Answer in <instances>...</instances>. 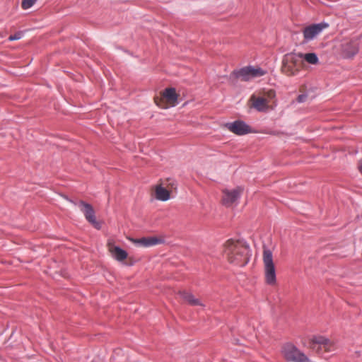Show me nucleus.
I'll return each mask as SVG.
<instances>
[{
	"mask_svg": "<svg viewBox=\"0 0 362 362\" xmlns=\"http://www.w3.org/2000/svg\"><path fill=\"white\" fill-rule=\"evenodd\" d=\"M224 252L230 263L237 266L244 267L250 261V247L244 242L228 240Z\"/></svg>",
	"mask_w": 362,
	"mask_h": 362,
	"instance_id": "obj_1",
	"label": "nucleus"
},
{
	"mask_svg": "<svg viewBox=\"0 0 362 362\" xmlns=\"http://www.w3.org/2000/svg\"><path fill=\"white\" fill-rule=\"evenodd\" d=\"M303 61L299 53L290 52L284 56L282 72L288 76L297 75L302 66Z\"/></svg>",
	"mask_w": 362,
	"mask_h": 362,
	"instance_id": "obj_2",
	"label": "nucleus"
},
{
	"mask_svg": "<svg viewBox=\"0 0 362 362\" xmlns=\"http://www.w3.org/2000/svg\"><path fill=\"white\" fill-rule=\"evenodd\" d=\"M266 71L257 67L255 68L252 66H247L243 68L235 69L230 74V79L240 78L243 81H248L252 78L260 77L266 74Z\"/></svg>",
	"mask_w": 362,
	"mask_h": 362,
	"instance_id": "obj_3",
	"label": "nucleus"
},
{
	"mask_svg": "<svg viewBox=\"0 0 362 362\" xmlns=\"http://www.w3.org/2000/svg\"><path fill=\"white\" fill-rule=\"evenodd\" d=\"M265 281L269 285H274L276 281V269L273 262L272 252L264 247L263 250Z\"/></svg>",
	"mask_w": 362,
	"mask_h": 362,
	"instance_id": "obj_4",
	"label": "nucleus"
},
{
	"mask_svg": "<svg viewBox=\"0 0 362 362\" xmlns=\"http://www.w3.org/2000/svg\"><path fill=\"white\" fill-rule=\"evenodd\" d=\"M281 354L288 362H310L308 357L291 343L283 345Z\"/></svg>",
	"mask_w": 362,
	"mask_h": 362,
	"instance_id": "obj_5",
	"label": "nucleus"
},
{
	"mask_svg": "<svg viewBox=\"0 0 362 362\" xmlns=\"http://www.w3.org/2000/svg\"><path fill=\"white\" fill-rule=\"evenodd\" d=\"M71 203L75 206H78L81 212L83 214L86 219L95 228L99 230L101 228V223L97 221L93 207L91 204L80 200L74 202L71 199H67Z\"/></svg>",
	"mask_w": 362,
	"mask_h": 362,
	"instance_id": "obj_6",
	"label": "nucleus"
},
{
	"mask_svg": "<svg viewBox=\"0 0 362 362\" xmlns=\"http://www.w3.org/2000/svg\"><path fill=\"white\" fill-rule=\"evenodd\" d=\"M310 348L317 353L331 352L334 350L332 342L323 336H313L310 341Z\"/></svg>",
	"mask_w": 362,
	"mask_h": 362,
	"instance_id": "obj_7",
	"label": "nucleus"
},
{
	"mask_svg": "<svg viewBox=\"0 0 362 362\" xmlns=\"http://www.w3.org/2000/svg\"><path fill=\"white\" fill-rule=\"evenodd\" d=\"M329 27V24L325 22L312 24L305 27L303 30L304 42H308L314 40L323 30Z\"/></svg>",
	"mask_w": 362,
	"mask_h": 362,
	"instance_id": "obj_8",
	"label": "nucleus"
},
{
	"mask_svg": "<svg viewBox=\"0 0 362 362\" xmlns=\"http://www.w3.org/2000/svg\"><path fill=\"white\" fill-rule=\"evenodd\" d=\"M359 50V41L357 38L345 40L341 44V51L344 57L352 58Z\"/></svg>",
	"mask_w": 362,
	"mask_h": 362,
	"instance_id": "obj_9",
	"label": "nucleus"
},
{
	"mask_svg": "<svg viewBox=\"0 0 362 362\" xmlns=\"http://www.w3.org/2000/svg\"><path fill=\"white\" fill-rule=\"evenodd\" d=\"M243 189L240 187H237L233 189H223V204L226 206H230L233 204L237 203L240 197Z\"/></svg>",
	"mask_w": 362,
	"mask_h": 362,
	"instance_id": "obj_10",
	"label": "nucleus"
},
{
	"mask_svg": "<svg viewBox=\"0 0 362 362\" xmlns=\"http://www.w3.org/2000/svg\"><path fill=\"white\" fill-rule=\"evenodd\" d=\"M226 127L230 132L239 136L252 132L250 127L242 120L228 122L226 124Z\"/></svg>",
	"mask_w": 362,
	"mask_h": 362,
	"instance_id": "obj_11",
	"label": "nucleus"
},
{
	"mask_svg": "<svg viewBox=\"0 0 362 362\" xmlns=\"http://www.w3.org/2000/svg\"><path fill=\"white\" fill-rule=\"evenodd\" d=\"M133 243L140 247H149L163 243V240L154 236L134 239Z\"/></svg>",
	"mask_w": 362,
	"mask_h": 362,
	"instance_id": "obj_12",
	"label": "nucleus"
},
{
	"mask_svg": "<svg viewBox=\"0 0 362 362\" xmlns=\"http://www.w3.org/2000/svg\"><path fill=\"white\" fill-rule=\"evenodd\" d=\"M162 98L163 99H165L172 106H175L177 104L178 95L174 88H165L163 92Z\"/></svg>",
	"mask_w": 362,
	"mask_h": 362,
	"instance_id": "obj_13",
	"label": "nucleus"
},
{
	"mask_svg": "<svg viewBox=\"0 0 362 362\" xmlns=\"http://www.w3.org/2000/svg\"><path fill=\"white\" fill-rule=\"evenodd\" d=\"M253 101L252 107L259 112H266L269 108L268 101L264 98H255V95L251 97Z\"/></svg>",
	"mask_w": 362,
	"mask_h": 362,
	"instance_id": "obj_14",
	"label": "nucleus"
},
{
	"mask_svg": "<svg viewBox=\"0 0 362 362\" xmlns=\"http://www.w3.org/2000/svg\"><path fill=\"white\" fill-rule=\"evenodd\" d=\"M156 198L158 200L165 202L170 199V192L161 185H157L155 189Z\"/></svg>",
	"mask_w": 362,
	"mask_h": 362,
	"instance_id": "obj_15",
	"label": "nucleus"
},
{
	"mask_svg": "<svg viewBox=\"0 0 362 362\" xmlns=\"http://www.w3.org/2000/svg\"><path fill=\"white\" fill-rule=\"evenodd\" d=\"M180 295L191 305H203L201 301L198 298H196L191 293L183 291L180 292Z\"/></svg>",
	"mask_w": 362,
	"mask_h": 362,
	"instance_id": "obj_16",
	"label": "nucleus"
},
{
	"mask_svg": "<svg viewBox=\"0 0 362 362\" xmlns=\"http://www.w3.org/2000/svg\"><path fill=\"white\" fill-rule=\"evenodd\" d=\"M111 252L113 257L119 262L124 260L128 256L127 251L119 246H115L111 250Z\"/></svg>",
	"mask_w": 362,
	"mask_h": 362,
	"instance_id": "obj_17",
	"label": "nucleus"
},
{
	"mask_svg": "<svg viewBox=\"0 0 362 362\" xmlns=\"http://www.w3.org/2000/svg\"><path fill=\"white\" fill-rule=\"evenodd\" d=\"M299 54L300 56L301 60L304 59L305 61H306L308 63H309L310 64H317L319 62L318 57L314 52L306 53V54L299 53Z\"/></svg>",
	"mask_w": 362,
	"mask_h": 362,
	"instance_id": "obj_18",
	"label": "nucleus"
},
{
	"mask_svg": "<svg viewBox=\"0 0 362 362\" xmlns=\"http://www.w3.org/2000/svg\"><path fill=\"white\" fill-rule=\"evenodd\" d=\"M37 0H23L21 6L23 9H28L32 7Z\"/></svg>",
	"mask_w": 362,
	"mask_h": 362,
	"instance_id": "obj_19",
	"label": "nucleus"
},
{
	"mask_svg": "<svg viewBox=\"0 0 362 362\" xmlns=\"http://www.w3.org/2000/svg\"><path fill=\"white\" fill-rule=\"evenodd\" d=\"M22 37V34L20 33H15L14 35H11L8 37L9 41H13L16 40L21 39Z\"/></svg>",
	"mask_w": 362,
	"mask_h": 362,
	"instance_id": "obj_20",
	"label": "nucleus"
},
{
	"mask_svg": "<svg viewBox=\"0 0 362 362\" xmlns=\"http://www.w3.org/2000/svg\"><path fill=\"white\" fill-rule=\"evenodd\" d=\"M307 98H308V94H306V93L300 94L297 98V102L299 103H304V102H305Z\"/></svg>",
	"mask_w": 362,
	"mask_h": 362,
	"instance_id": "obj_21",
	"label": "nucleus"
},
{
	"mask_svg": "<svg viewBox=\"0 0 362 362\" xmlns=\"http://www.w3.org/2000/svg\"><path fill=\"white\" fill-rule=\"evenodd\" d=\"M358 168H359L360 172L362 173V160L360 161Z\"/></svg>",
	"mask_w": 362,
	"mask_h": 362,
	"instance_id": "obj_22",
	"label": "nucleus"
}]
</instances>
